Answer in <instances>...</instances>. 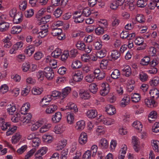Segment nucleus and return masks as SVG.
I'll use <instances>...</instances> for the list:
<instances>
[{
	"label": "nucleus",
	"instance_id": "1",
	"mask_svg": "<svg viewBox=\"0 0 159 159\" xmlns=\"http://www.w3.org/2000/svg\"><path fill=\"white\" fill-rule=\"evenodd\" d=\"M51 34L53 36H56L57 38L60 40L64 39L65 38V35L62 33V29L59 28L52 27Z\"/></svg>",
	"mask_w": 159,
	"mask_h": 159
},
{
	"label": "nucleus",
	"instance_id": "2",
	"mask_svg": "<svg viewBox=\"0 0 159 159\" xmlns=\"http://www.w3.org/2000/svg\"><path fill=\"white\" fill-rule=\"evenodd\" d=\"M71 67L72 68L75 69L81 68L84 70H88V69H93L90 66H82V63L77 60H74L72 62Z\"/></svg>",
	"mask_w": 159,
	"mask_h": 159
},
{
	"label": "nucleus",
	"instance_id": "3",
	"mask_svg": "<svg viewBox=\"0 0 159 159\" xmlns=\"http://www.w3.org/2000/svg\"><path fill=\"white\" fill-rule=\"evenodd\" d=\"M61 110L63 111L66 110H71L75 113L77 112L78 111L77 106L72 102H70L68 103L65 107L61 108Z\"/></svg>",
	"mask_w": 159,
	"mask_h": 159
},
{
	"label": "nucleus",
	"instance_id": "4",
	"mask_svg": "<svg viewBox=\"0 0 159 159\" xmlns=\"http://www.w3.org/2000/svg\"><path fill=\"white\" fill-rule=\"evenodd\" d=\"M67 129V126L65 124H60L55 126L53 129V131L56 134H60L63 133Z\"/></svg>",
	"mask_w": 159,
	"mask_h": 159
},
{
	"label": "nucleus",
	"instance_id": "5",
	"mask_svg": "<svg viewBox=\"0 0 159 159\" xmlns=\"http://www.w3.org/2000/svg\"><path fill=\"white\" fill-rule=\"evenodd\" d=\"M72 76L74 80L76 82L81 81L83 78V73L80 70H76L72 73Z\"/></svg>",
	"mask_w": 159,
	"mask_h": 159
},
{
	"label": "nucleus",
	"instance_id": "6",
	"mask_svg": "<svg viewBox=\"0 0 159 159\" xmlns=\"http://www.w3.org/2000/svg\"><path fill=\"white\" fill-rule=\"evenodd\" d=\"M130 102V98L127 94H125L120 102V106L122 108L125 107L128 105Z\"/></svg>",
	"mask_w": 159,
	"mask_h": 159
},
{
	"label": "nucleus",
	"instance_id": "7",
	"mask_svg": "<svg viewBox=\"0 0 159 159\" xmlns=\"http://www.w3.org/2000/svg\"><path fill=\"white\" fill-rule=\"evenodd\" d=\"M110 87L107 83H102L101 84V88L100 91V94L103 96L106 95L109 92Z\"/></svg>",
	"mask_w": 159,
	"mask_h": 159
},
{
	"label": "nucleus",
	"instance_id": "8",
	"mask_svg": "<svg viewBox=\"0 0 159 159\" xmlns=\"http://www.w3.org/2000/svg\"><path fill=\"white\" fill-rule=\"evenodd\" d=\"M101 117L100 120L98 119V121H101L103 124L106 125H110L115 123V121L113 119L104 118L102 116H99Z\"/></svg>",
	"mask_w": 159,
	"mask_h": 159
},
{
	"label": "nucleus",
	"instance_id": "9",
	"mask_svg": "<svg viewBox=\"0 0 159 159\" xmlns=\"http://www.w3.org/2000/svg\"><path fill=\"white\" fill-rule=\"evenodd\" d=\"M79 95L81 99L84 100L89 99L91 97L90 92L88 90L84 89L80 90Z\"/></svg>",
	"mask_w": 159,
	"mask_h": 159
},
{
	"label": "nucleus",
	"instance_id": "10",
	"mask_svg": "<svg viewBox=\"0 0 159 159\" xmlns=\"http://www.w3.org/2000/svg\"><path fill=\"white\" fill-rule=\"evenodd\" d=\"M88 140V136L87 134L84 132H82L80 134L78 142L81 145H84L87 142Z\"/></svg>",
	"mask_w": 159,
	"mask_h": 159
},
{
	"label": "nucleus",
	"instance_id": "11",
	"mask_svg": "<svg viewBox=\"0 0 159 159\" xmlns=\"http://www.w3.org/2000/svg\"><path fill=\"white\" fill-rule=\"evenodd\" d=\"M23 115H21L20 118V121L25 124H27L30 121L32 117V115L30 113H28L24 114Z\"/></svg>",
	"mask_w": 159,
	"mask_h": 159
},
{
	"label": "nucleus",
	"instance_id": "12",
	"mask_svg": "<svg viewBox=\"0 0 159 159\" xmlns=\"http://www.w3.org/2000/svg\"><path fill=\"white\" fill-rule=\"evenodd\" d=\"M98 147L102 149H106L109 146V142L105 138L100 139L98 142Z\"/></svg>",
	"mask_w": 159,
	"mask_h": 159
},
{
	"label": "nucleus",
	"instance_id": "13",
	"mask_svg": "<svg viewBox=\"0 0 159 159\" xmlns=\"http://www.w3.org/2000/svg\"><path fill=\"white\" fill-rule=\"evenodd\" d=\"M66 117L68 124L73 125L74 122L75 116L74 114L71 112H68L66 114Z\"/></svg>",
	"mask_w": 159,
	"mask_h": 159
},
{
	"label": "nucleus",
	"instance_id": "14",
	"mask_svg": "<svg viewBox=\"0 0 159 159\" xmlns=\"http://www.w3.org/2000/svg\"><path fill=\"white\" fill-rule=\"evenodd\" d=\"M34 46L32 44H30L26 47L24 50V52L28 56L30 57L34 52Z\"/></svg>",
	"mask_w": 159,
	"mask_h": 159
},
{
	"label": "nucleus",
	"instance_id": "15",
	"mask_svg": "<svg viewBox=\"0 0 159 159\" xmlns=\"http://www.w3.org/2000/svg\"><path fill=\"white\" fill-rule=\"evenodd\" d=\"M43 124L41 120H38L33 123H32V125L30 127V130L32 131H36L38 128L41 126Z\"/></svg>",
	"mask_w": 159,
	"mask_h": 159
},
{
	"label": "nucleus",
	"instance_id": "16",
	"mask_svg": "<svg viewBox=\"0 0 159 159\" xmlns=\"http://www.w3.org/2000/svg\"><path fill=\"white\" fill-rule=\"evenodd\" d=\"M93 73L95 77L99 80L102 79L105 76V72L103 70H94Z\"/></svg>",
	"mask_w": 159,
	"mask_h": 159
},
{
	"label": "nucleus",
	"instance_id": "17",
	"mask_svg": "<svg viewBox=\"0 0 159 159\" xmlns=\"http://www.w3.org/2000/svg\"><path fill=\"white\" fill-rule=\"evenodd\" d=\"M130 98L131 102L134 103H137L141 100V96L139 94L137 93H131Z\"/></svg>",
	"mask_w": 159,
	"mask_h": 159
},
{
	"label": "nucleus",
	"instance_id": "18",
	"mask_svg": "<svg viewBox=\"0 0 159 159\" xmlns=\"http://www.w3.org/2000/svg\"><path fill=\"white\" fill-rule=\"evenodd\" d=\"M62 115L60 112H57L53 115L52 117V121L54 123H58L61 120Z\"/></svg>",
	"mask_w": 159,
	"mask_h": 159
},
{
	"label": "nucleus",
	"instance_id": "19",
	"mask_svg": "<svg viewBox=\"0 0 159 159\" xmlns=\"http://www.w3.org/2000/svg\"><path fill=\"white\" fill-rule=\"evenodd\" d=\"M105 110L107 113L109 115H113L116 113V108L112 105H107L105 108Z\"/></svg>",
	"mask_w": 159,
	"mask_h": 159
},
{
	"label": "nucleus",
	"instance_id": "20",
	"mask_svg": "<svg viewBox=\"0 0 159 159\" xmlns=\"http://www.w3.org/2000/svg\"><path fill=\"white\" fill-rule=\"evenodd\" d=\"M85 125V123L84 120H80L76 122L75 128L77 130L81 131L84 129Z\"/></svg>",
	"mask_w": 159,
	"mask_h": 159
},
{
	"label": "nucleus",
	"instance_id": "21",
	"mask_svg": "<svg viewBox=\"0 0 159 159\" xmlns=\"http://www.w3.org/2000/svg\"><path fill=\"white\" fill-rule=\"evenodd\" d=\"M22 135L19 132H17L13 135L11 138V141L13 144H16L18 143L21 139Z\"/></svg>",
	"mask_w": 159,
	"mask_h": 159
},
{
	"label": "nucleus",
	"instance_id": "22",
	"mask_svg": "<svg viewBox=\"0 0 159 159\" xmlns=\"http://www.w3.org/2000/svg\"><path fill=\"white\" fill-rule=\"evenodd\" d=\"M149 93L151 98L154 99H157L159 96V91L156 88H152L150 89Z\"/></svg>",
	"mask_w": 159,
	"mask_h": 159
},
{
	"label": "nucleus",
	"instance_id": "23",
	"mask_svg": "<svg viewBox=\"0 0 159 159\" xmlns=\"http://www.w3.org/2000/svg\"><path fill=\"white\" fill-rule=\"evenodd\" d=\"M52 99V98L50 95L45 96L40 101V104L42 107H43L47 105L45 103L50 102Z\"/></svg>",
	"mask_w": 159,
	"mask_h": 159
},
{
	"label": "nucleus",
	"instance_id": "24",
	"mask_svg": "<svg viewBox=\"0 0 159 159\" xmlns=\"http://www.w3.org/2000/svg\"><path fill=\"white\" fill-rule=\"evenodd\" d=\"M144 102L145 105L149 107L152 108L157 105L155 101L150 98L145 99Z\"/></svg>",
	"mask_w": 159,
	"mask_h": 159
},
{
	"label": "nucleus",
	"instance_id": "25",
	"mask_svg": "<svg viewBox=\"0 0 159 159\" xmlns=\"http://www.w3.org/2000/svg\"><path fill=\"white\" fill-rule=\"evenodd\" d=\"M106 132V129L102 126H98L96 128L95 133L98 136H101L104 134Z\"/></svg>",
	"mask_w": 159,
	"mask_h": 159
},
{
	"label": "nucleus",
	"instance_id": "26",
	"mask_svg": "<svg viewBox=\"0 0 159 159\" xmlns=\"http://www.w3.org/2000/svg\"><path fill=\"white\" fill-rule=\"evenodd\" d=\"M78 13V11H75L73 17L74 21L76 23H82L84 20V18L81 14L79 15H77Z\"/></svg>",
	"mask_w": 159,
	"mask_h": 159
},
{
	"label": "nucleus",
	"instance_id": "27",
	"mask_svg": "<svg viewBox=\"0 0 159 159\" xmlns=\"http://www.w3.org/2000/svg\"><path fill=\"white\" fill-rule=\"evenodd\" d=\"M97 112L95 109H89L86 112V116L89 118H94L97 116Z\"/></svg>",
	"mask_w": 159,
	"mask_h": 159
},
{
	"label": "nucleus",
	"instance_id": "28",
	"mask_svg": "<svg viewBox=\"0 0 159 159\" xmlns=\"http://www.w3.org/2000/svg\"><path fill=\"white\" fill-rule=\"evenodd\" d=\"M10 24L9 23L2 21L0 23V31L5 32L7 31L9 27Z\"/></svg>",
	"mask_w": 159,
	"mask_h": 159
},
{
	"label": "nucleus",
	"instance_id": "29",
	"mask_svg": "<svg viewBox=\"0 0 159 159\" xmlns=\"http://www.w3.org/2000/svg\"><path fill=\"white\" fill-rule=\"evenodd\" d=\"M71 90V88L69 87H66L62 89L61 93L62 98L61 100H63L66 98L70 93Z\"/></svg>",
	"mask_w": 159,
	"mask_h": 159
},
{
	"label": "nucleus",
	"instance_id": "30",
	"mask_svg": "<svg viewBox=\"0 0 159 159\" xmlns=\"http://www.w3.org/2000/svg\"><path fill=\"white\" fill-rule=\"evenodd\" d=\"M52 125L51 123H46L43 125L40 128L39 132L40 133H44L48 131L52 127Z\"/></svg>",
	"mask_w": 159,
	"mask_h": 159
},
{
	"label": "nucleus",
	"instance_id": "31",
	"mask_svg": "<svg viewBox=\"0 0 159 159\" xmlns=\"http://www.w3.org/2000/svg\"><path fill=\"white\" fill-rule=\"evenodd\" d=\"M62 50L58 48H56L51 53V56L55 58H58L62 54Z\"/></svg>",
	"mask_w": 159,
	"mask_h": 159
},
{
	"label": "nucleus",
	"instance_id": "32",
	"mask_svg": "<svg viewBox=\"0 0 159 159\" xmlns=\"http://www.w3.org/2000/svg\"><path fill=\"white\" fill-rule=\"evenodd\" d=\"M30 106V103L28 102H27L24 104L20 109L21 113L22 114H25L29 110Z\"/></svg>",
	"mask_w": 159,
	"mask_h": 159
},
{
	"label": "nucleus",
	"instance_id": "33",
	"mask_svg": "<svg viewBox=\"0 0 159 159\" xmlns=\"http://www.w3.org/2000/svg\"><path fill=\"white\" fill-rule=\"evenodd\" d=\"M57 109V106L54 104L50 105L46 108L45 112L47 114H50L52 113Z\"/></svg>",
	"mask_w": 159,
	"mask_h": 159
},
{
	"label": "nucleus",
	"instance_id": "34",
	"mask_svg": "<svg viewBox=\"0 0 159 159\" xmlns=\"http://www.w3.org/2000/svg\"><path fill=\"white\" fill-rule=\"evenodd\" d=\"M42 139L44 142L49 143L52 142L53 138L50 135L45 134L43 136Z\"/></svg>",
	"mask_w": 159,
	"mask_h": 159
},
{
	"label": "nucleus",
	"instance_id": "35",
	"mask_svg": "<svg viewBox=\"0 0 159 159\" xmlns=\"http://www.w3.org/2000/svg\"><path fill=\"white\" fill-rule=\"evenodd\" d=\"M134 83V81L132 79H129L127 81L126 83V86L129 92H131L133 90Z\"/></svg>",
	"mask_w": 159,
	"mask_h": 159
},
{
	"label": "nucleus",
	"instance_id": "36",
	"mask_svg": "<svg viewBox=\"0 0 159 159\" xmlns=\"http://www.w3.org/2000/svg\"><path fill=\"white\" fill-rule=\"evenodd\" d=\"M7 107V111L9 115H12L16 111V106L13 104L8 105Z\"/></svg>",
	"mask_w": 159,
	"mask_h": 159
},
{
	"label": "nucleus",
	"instance_id": "37",
	"mask_svg": "<svg viewBox=\"0 0 159 159\" xmlns=\"http://www.w3.org/2000/svg\"><path fill=\"white\" fill-rule=\"evenodd\" d=\"M22 30V27L19 25L13 26L11 30L12 34H17L20 32Z\"/></svg>",
	"mask_w": 159,
	"mask_h": 159
},
{
	"label": "nucleus",
	"instance_id": "38",
	"mask_svg": "<svg viewBox=\"0 0 159 159\" xmlns=\"http://www.w3.org/2000/svg\"><path fill=\"white\" fill-rule=\"evenodd\" d=\"M22 20V15L21 13L17 14L13 17V22L15 24H18L20 23Z\"/></svg>",
	"mask_w": 159,
	"mask_h": 159
},
{
	"label": "nucleus",
	"instance_id": "39",
	"mask_svg": "<svg viewBox=\"0 0 159 159\" xmlns=\"http://www.w3.org/2000/svg\"><path fill=\"white\" fill-rule=\"evenodd\" d=\"M151 144L153 150L155 152H158L159 150V141L153 139L151 141Z\"/></svg>",
	"mask_w": 159,
	"mask_h": 159
},
{
	"label": "nucleus",
	"instance_id": "40",
	"mask_svg": "<svg viewBox=\"0 0 159 159\" xmlns=\"http://www.w3.org/2000/svg\"><path fill=\"white\" fill-rule=\"evenodd\" d=\"M157 114L155 111H151L148 115V120L150 123L154 120L157 118Z\"/></svg>",
	"mask_w": 159,
	"mask_h": 159
},
{
	"label": "nucleus",
	"instance_id": "41",
	"mask_svg": "<svg viewBox=\"0 0 159 159\" xmlns=\"http://www.w3.org/2000/svg\"><path fill=\"white\" fill-rule=\"evenodd\" d=\"M43 91L42 88L39 87H34L32 89V92L34 95H38L40 94Z\"/></svg>",
	"mask_w": 159,
	"mask_h": 159
},
{
	"label": "nucleus",
	"instance_id": "42",
	"mask_svg": "<svg viewBox=\"0 0 159 159\" xmlns=\"http://www.w3.org/2000/svg\"><path fill=\"white\" fill-rule=\"evenodd\" d=\"M132 126L139 131L142 130L143 125L139 121H134L132 124Z\"/></svg>",
	"mask_w": 159,
	"mask_h": 159
},
{
	"label": "nucleus",
	"instance_id": "43",
	"mask_svg": "<svg viewBox=\"0 0 159 159\" xmlns=\"http://www.w3.org/2000/svg\"><path fill=\"white\" fill-rule=\"evenodd\" d=\"M45 73V75L48 80H50L53 78L54 73L52 70H46Z\"/></svg>",
	"mask_w": 159,
	"mask_h": 159
},
{
	"label": "nucleus",
	"instance_id": "44",
	"mask_svg": "<svg viewBox=\"0 0 159 159\" xmlns=\"http://www.w3.org/2000/svg\"><path fill=\"white\" fill-rule=\"evenodd\" d=\"M118 16L116 14H114L112 17L113 21L112 23V25L113 26H118L120 23V20L118 19Z\"/></svg>",
	"mask_w": 159,
	"mask_h": 159
},
{
	"label": "nucleus",
	"instance_id": "45",
	"mask_svg": "<svg viewBox=\"0 0 159 159\" xmlns=\"http://www.w3.org/2000/svg\"><path fill=\"white\" fill-rule=\"evenodd\" d=\"M149 83L152 86H156L159 83V78L157 77H155L150 80Z\"/></svg>",
	"mask_w": 159,
	"mask_h": 159
},
{
	"label": "nucleus",
	"instance_id": "46",
	"mask_svg": "<svg viewBox=\"0 0 159 159\" xmlns=\"http://www.w3.org/2000/svg\"><path fill=\"white\" fill-rule=\"evenodd\" d=\"M17 127L16 126H13L11 127L10 126L6 132L7 136H9L12 134L16 130Z\"/></svg>",
	"mask_w": 159,
	"mask_h": 159
},
{
	"label": "nucleus",
	"instance_id": "47",
	"mask_svg": "<svg viewBox=\"0 0 159 159\" xmlns=\"http://www.w3.org/2000/svg\"><path fill=\"white\" fill-rule=\"evenodd\" d=\"M50 95L51 96L52 98L53 97L56 99L60 98L61 99V98H62L61 93L56 90L52 91Z\"/></svg>",
	"mask_w": 159,
	"mask_h": 159
},
{
	"label": "nucleus",
	"instance_id": "48",
	"mask_svg": "<svg viewBox=\"0 0 159 159\" xmlns=\"http://www.w3.org/2000/svg\"><path fill=\"white\" fill-rule=\"evenodd\" d=\"M50 67H45L44 69L45 70L49 68V70H52V69H55L56 68L57 66V61L55 60L52 59L49 63Z\"/></svg>",
	"mask_w": 159,
	"mask_h": 159
},
{
	"label": "nucleus",
	"instance_id": "49",
	"mask_svg": "<svg viewBox=\"0 0 159 159\" xmlns=\"http://www.w3.org/2000/svg\"><path fill=\"white\" fill-rule=\"evenodd\" d=\"M21 116V115H20V114L16 112L12 116L11 120L13 122L16 123L18 122L19 120H20Z\"/></svg>",
	"mask_w": 159,
	"mask_h": 159
},
{
	"label": "nucleus",
	"instance_id": "50",
	"mask_svg": "<svg viewBox=\"0 0 159 159\" xmlns=\"http://www.w3.org/2000/svg\"><path fill=\"white\" fill-rule=\"evenodd\" d=\"M41 140L40 139L37 137L32 140L31 144L33 147L36 148L39 146Z\"/></svg>",
	"mask_w": 159,
	"mask_h": 159
},
{
	"label": "nucleus",
	"instance_id": "51",
	"mask_svg": "<svg viewBox=\"0 0 159 159\" xmlns=\"http://www.w3.org/2000/svg\"><path fill=\"white\" fill-rule=\"evenodd\" d=\"M120 53L116 50H112L111 52V56L113 60H116L120 57Z\"/></svg>",
	"mask_w": 159,
	"mask_h": 159
},
{
	"label": "nucleus",
	"instance_id": "52",
	"mask_svg": "<svg viewBox=\"0 0 159 159\" xmlns=\"http://www.w3.org/2000/svg\"><path fill=\"white\" fill-rule=\"evenodd\" d=\"M117 145L116 141L114 139L111 140L109 146V149L111 152L115 151Z\"/></svg>",
	"mask_w": 159,
	"mask_h": 159
},
{
	"label": "nucleus",
	"instance_id": "53",
	"mask_svg": "<svg viewBox=\"0 0 159 159\" xmlns=\"http://www.w3.org/2000/svg\"><path fill=\"white\" fill-rule=\"evenodd\" d=\"M120 6L119 3L116 0L111 2L110 4V7L113 10H116L119 6Z\"/></svg>",
	"mask_w": 159,
	"mask_h": 159
},
{
	"label": "nucleus",
	"instance_id": "54",
	"mask_svg": "<svg viewBox=\"0 0 159 159\" xmlns=\"http://www.w3.org/2000/svg\"><path fill=\"white\" fill-rule=\"evenodd\" d=\"M51 16L50 15H47L41 18L40 22L39 23V25H41V23L43 22V24L46 23L49 21V19L51 18Z\"/></svg>",
	"mask_w": 159,
	"mask_h": 159
},
{
	"label": "nucleus",
	"instance_id": "55",
	"mask_svg": "<svg viewBox=\"0 0 159 159\" xmlns=\"http://www.w3.org/2000/svg\"><path fill=\"white\" fill-rule=\"evenodd\" d=\"M91 156V152L90 150L86 151L82 155L81 159H90Z\"/></svg>",
	"mask_w": 159,
	"mask_h": 159
},
{
	"label": "nucleus",
	"instance_id": "56",
	"mask_svg": "<svg viewBox=\"0 0 159 159\" xmlns=\"http://www.w3.org/2000/svg\"><path fill=\"white\" fill-rule=\"evenodd\" d=\"M104 30L103 28L99 26L97 28H95V32L96 35H100L104 33Z\"/></svg>",
	"mask_w": 159,
	"mask_h": 159
},
{
	"label": "nucleus",
	"instance_id": "57",
	"mask_svg": "<svg viewBox=\"0 0 159 159\" xmlns=\"http://www.w3.org/2000/svg\"><path fill=\"white\" fill-rule=\"evenodd\" d=\"M30 91V89L28 87H26L22 89L21 94L22 96L26 97L29 94Z\"/></svg>",
	"mask_w": 159,
	"mask_h": 159
},
{
	"label": "nucleus",
	"instance_id": "58",
	"mask_svg": "<svg viewBox=\"0 0 159 159\" xmlns=\"http://www.w3.org/2000/svg\"><path fill=\"white\" fill-rule=\"evenodd\" d=\"M150 61V58L148 56L144 57L140 61V63L143 65H148Z\"/></svg>",
	"mask_w": 159,
	"mask_h": 159
},
{
	"label": "nucleus",
	"instance_id": "59",
	"mask_svg": "<svg viewBox=\"0 0 159 159\" xmlns=\"http://www.w3.org/2000/svg\"><path fill=\"white\" fill-rule=\"evenodd\" d=\"M34 13V10L32 9H30L27 10L25 12V15L26 18H30L33 15Z\"/></svg>",
	"mask_w": 159,
	"mask_h": 159
},
{
	"label": "nucleus",
	"instance_id": "60",
	"mask_svg": "<svg viewBox=\"0 0 159 159\" xmlns=\"http://www.w3.org/2000/svg\"><path fill=\"white\" fill-rule=\"evenodd\" d=\"M94 12L93 11H91L89 7H86L84 8L82 11V14L83 16H89L91 13Z\"/></svg>",
	"mask_w": 159,
	"mask_h": 159
},
{
	"label": "nucleus",
	"instance_id": "61",
	"mask_svg": "<svg viewBox=\"0 0 159 159\" xmlns=\"http://www.w3.org/2000/svg\"><path fill=\"white\" fill-rule=\"evenodd\" d=\"M98 22L99 26L102 27L103 28L107 27V21L105 19H100L98 20Z\"/></svg>",
	"mask_w": 159,
	"mask_h": 159
},
{
	"label": "nucleus",
	"instance_id": "62",
	"mask_svg": "<svg viewBox=\"0 0 159 159\" xmlns=\"http://www.w3.org/2000/svg\"><path fill=\"white\" fill-rule=\"evenodd\" d=\"M134 42L135 44L137 45H142L144 42L143 38L140 37H137L135 39Z\"/></svg>",
	"mask_w": 159,
	"mask_h": 159
},
{
	"label": "nucleus",
	"instance_id": "63",
	"mask_svg": "<svg viewBox=\"0 0 159 159\" xmlns=\"http://www.w3.org/2000/svg\"><path fill=\"white\" fill-rule=\"evenodd\" d=\"M8 87L6 84L2 85L0 87V93L1 94H4L8 91Z\"/></svg>",
	"mask_w": 159,
	"mask_h": 159
},
{
	"label": "nucleus",
	"instance_id": "64",
	"mask_svg": "<svg viewBox=\"0 0 159 159\" xmlns=\"http://www.w3.org/2000/svg\"><path fill=\"white\" fill-rule=\"evenodd\" d=\"M95 76L93 74H88L85 77V81L89 83L92 82L94 80Z\"/></svg>",
	"mask_w": 159,
	"mask_h": 159
}]
</instances>
